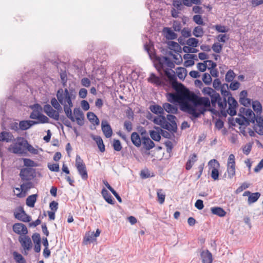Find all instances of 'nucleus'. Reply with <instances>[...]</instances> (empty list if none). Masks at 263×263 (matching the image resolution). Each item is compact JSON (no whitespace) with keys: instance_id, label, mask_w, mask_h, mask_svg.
I'll use <instances>...</instances> for the list:
<instances>
[{"instance_id":"nucleus-33","label":"nucleus","mask_w":263,"mask_h":263,"mask_svg":"<svg viewBox=\"0 0 263 263\" xmlns=\"http://www.w3.org/2000/svg\"><path fill=\"white\" fill-rule=\"evenodd\" d=\"M212 214L217 215L219 217H224L226 212L220 207H213L211 209Z\"/></svg>"},{"instance_id":"nucleus-8","label":"nucleus","mask_w":263,"mask_h":263,"mask_svg":"<svg viewBox=\"0 0 263 263\" xmlns=\"http://www.w3.org/2000/svg\"><path fill=\"white\" fill-rule=\"evenodd\" d=\"M32 108V112L30 115V118L32 119H37L38 123H46L49 122V119L46 116L42 114V108L39 104L34 105Z\"/></svg>"},{"instance_id":"nucleus-19","label":"nucleus","mask_w":263,"mask_h":263,"mask_svg":"<svg viewBox=\"0 0 263 263\" xmlns=\"http://www.w3.org/2000/svg\"><path fill=\"white\" fill-rule=\"evenodd\" d=\"M38 124V122L32 120H23L19 123V128L22 130L29 129L32 125Z\"/></svg>"},{"instance_id":"nucleus-44","label":"nucleus","mask_w":263,"mask_h":263,"mask_svg":"<svg viewBox=\"0 0 263 263\" xmlns=\"http://www.w3.org/2000/svg\"><path fill=\"white\" fill-rule=\"evenodd\" d=\"M260 196V193L256 192L251 193L248 197V203L251 204L256 202Z\"/></svg>"},{"instance_id":"nucleus-1","label":"nucleus","mask_w":263,"mask_h":263,"mask_svg":"<svg viewBox=\"0 0 263 263\" xmlns=\"http://www.w3.org/2000/svg\"><path fill=\"white\" fill-rule=\"evenodd\" d=\"M190 91L185 89L177 93H170L167 95V100L171 103H179L182 110L191 115L194 118L199 117V113L202 111H197L189 102Z\"/></svg>"},{"instance_id":"nucleus-2","label":"nucleus","mask_w":263,"mask_h":263,"mask_svg":"<svg viewBox=\"0 0 263 263\" xmlns=\"http://www.w3.org/2000/svg\"><path fill=\"white\" fill-rule=\"evenodd\" d=\"M144 49L148 53L150 58L154 60V64L157 70L161 73V70L174 68V63L168 58L165 57H157L155 54L151 53V46L145 45Z\"/></svg>"},{"instance_id":"nucleus-54","label":"nucleus","mask_w":263,"mask_h":263,"mask_svg":"<svg viewBox=\"0 0 263 263\" xmlns=\"http://www.w3.org/2000/svg\"><path fill=\"white\" fill-rule=\"evenodd\" d=\"M214 28L217 32L221 33L227 32L229 30V29L226 26L220 25H216L214 26Z\"/></svg>"},{"instance_id":"nucleus-24","label":"nucleus","mask_w":263,"mask_h":263,"mask_svg":"<svg viewBox=\"0 0 263 263\" xmlns=\"http://www.w3.org/2000/svg\"><path fill=\"white\" fill-rule=\"evenodd\" d=\"M155 129L156 130H152L149 131V135L152 139L155 141H159L161 139V136L160 134V131L162 130L159 127H155Z\"/></svg>"},{"instance_id":"nucleus-28","label":"nucleus","mask_w":263,"mask_h":263,"mask_svg":"<svg viewBox=\"0 0 263 263\" xmlns=\"http://www.w3.org/2000/svg\"><path fill=\"white\" fill-rule=\"evenodd\" d=\"M39 149L42 151L41 148H37V146H36V147H33L27 141V144H26V156L27 154V152L32 155H37L39 153Z\"/></svg>"},{"instance_id":"nucleus-22","label":"nucleus","mask_w":263,"mask_h":263,"mask_svg":"<svg viewBox=\"0 0 263 263\" xmlns=\"http://www.w3.org/2000/svg\"><path fill=\"white\" fill-rule=\"evenodd\" d=\"M167 119L171 122V123H168L169 126H168V127L169 128H167V129L170 131L175 132L177 129V125L175 122V116L172 115H168L167 116Z\"/></svg>"},{"instance_id":"nucleus-35","label":"nucleus","mask_w":263,"mask_h":263,"mask_svg":"<svg viewBox=\"0 0 263 263\" xmlns=\"http://www.w3.org/2000/svg\"><path fill=\"white\" fill-rule=\"evenodd\" d=\"M37 195L33 194L29 196L26 199V205L30 208L34 206V204L36 201Z\"/></svg>"},{"instance_id":"nucleus-17","label":"nucleus","mask_w":263,"mask_h":263,"mask_svg":"<svg viewBox=\"0 0 263 263\" xmlns=\"http://www.w3.org/2000/svg\"><path fill=\"white\" fill-rule=\"evenodd\" d=\"M102 130L106 138H110L112 134V129L106 120H103L101 123Z\"/></svg>"},{"instance_id":"nucleus-63","label":"nucleus","mask_w":263,"mask_h":263,"mask_svg":"<svg viewBox=\"0 0 263 263\" xmlns=\"http://www.w3.org/2000/svg\"><path fill=\"white\" fill-rule=\"evenodd\" d=\"M95 237L93 235V232H91L90 234H88L87 235H86L84 238V242L85 243H87V242H92L95 240Z\"/></svg>"},{"instance_id":"nucleus-30","label":"nucleus","mask_w":263,"mask_h":263,"mask_svg":"<svg viewBox=\"0 0 263 263\" xmlns=\"http://www.w3.org/2000/svg\"><path fill=\"white\" fill-rule=\"evenodd\" d=\"M131 140L133 143L137 147L140 146L141 144V139L139 135L136 132H134L132 134Z\"/></svg>"},{"instance_id":"nucleus-13","label":"nucleus","mask_w":263,"mask_h":263,"mask_svg":"<svg viewBox=\"0 0 263 263\" xmlns=\"http://www.w3.org/2000/svg\"><path fill=\"white\" fill-rule=\"evenodd\" d=\"M227 103L229 105L228 113L231 116L235 115L236 114V108L238 105L237 102L232 97H229L227 100Z\"/></svg>"},{"instance_id":"nucleus-37","label":"nucleus","mask_w":263,"mask_h":263,"mask_svg":"<svg viewBox=\"0 0 263 263\" xmlns=\"http://www.w3.org/2000/svg\"><path fill=\"white\" fill-rule=\"evenodd\" d=\"M157 200L162 204L165 201V194L162 189H158L157 191Z\"/></svg>"},{"instance_id":"nucleus-21","label":"nucleus","mask_w":263,"mask_h":263,"mask_svg":"<svg viewBox=\"0 0 263 263\" xmlns=\"http://www.w3.org/2000/svg\"><path fill=\"white\" fill-rule=\"evenodd\" d=\"M201 257L202 263H212V255L208 251H203L201 253Z\"/></svg>"},{"instance_id":"nucleus-59","label":"nucleus","mask_w":263,"mask_h":263,"mask_svg":"<svg viewBox=\"0 0 263 263\" xmlns=\"http://www.w3.org/2000/svg\"><path fill=\"white\" fill-rule=\"evenodd\" d=\"M14 194L18 197L22 198L25 196V194L22 191V187H15L13 191Z\"/></svg>"},{"instance_id":"nucleus-50","label":"nucleus","mask_w":263,"mask_h":263,"mask_svg":"<svg viewBox=\"0 0 263 263\" xmlns=\"http://www.w3.org/2000/svg\"><path fill=\"white\" fill-rule=\"evenodd\" d=\"M227 173L229 178H232L235 175V166H227Z\"/></svg>"},{"instance_id":"nucleus-60","label":"nucleus","mask_w":263,"mask_h":263,"mask_svg":"<svg viewBox=\"0 0 263 263\" xmlns=\"http://www.w3.org/2000/svg\"><path fill=\"white\" fill-rule=\"evenodd\" d=\"M183 50L185 53H196L197 52V50L194 48L192 46H184L183 48Z\"/></svg>"},{"instance_id":"nucleus-6","label":"nucleus","mask_w":263,"mask_h":263,"mask_svg":"<svg viewBox=\"0 0 263 263\" xmlns=\"http://www.w3.org/2000/svg\"><path fill=\"white\" fill-rule=\"evenodd\" d=\"M26 144L27 140L25 138L18 137L10 145L8 151L15 154L26 156Z\"/></svg>"},{"instance_id":"nucleus-12","label":"nucleus","mask_w":263,"mask_h":263,"mask_svg":"<svg viewBox=\"0 0 263 263\" xmlns=\"http://www.w3.org/2000/svg\"><path fill=\"white\" fill-rule=\"evenodd\" d=\"M18 240L23 248L24 254H27L28 252L31 249L32 246L30 238L25 235L20 236L18 238Z\"/></svg>"},{"instance_id":"nucleus-4","label":"nucleus","mask_w":263,"mask_h":263,"mask_svg":"<svg viewBox=\"0 0 263 263\" xmlns=\"http://www.w3.org/2000/svg\"><path fill=\"white\" fill-rule=\"evenodd\" d=\"M203 93L205 95H208L211 97L212 105L213 107H216L218 105V108L221 111L224 110L227 107V101L224 98L221 99L220 95L216 92L211 87H205L202 90Z\"/></svg>"},{"instance_id":"nucleus-27","label":"nucleus","mask_w":263,"mask_h":263,"mask_svg":"<svg viewBox=\"0 0 263 263\" xmlns=\"http://www.w3.org/2000/svg\"><path fill=\"white\" fill-rule=\"evenodd\" d=\"M163 110L164 109L166 112L173 114H176L178 111V108L177 106L167 103L163 104Z\"/></svg>"},{"instance_id":"nucleus-47","label":"nucleus","mask_w":263,"mask_h":263,"mask_svg":"<svg viewBox=\"0 0 263 263\" xmlns=\"http://www.w3.org/2000/svg\"><path fill=\"white\" fill-rule=\"evenodd\" d=\"M52 107H54V109L61 111L62 109L61 104L57 99L55 98H52L50 101Z\"/></svg>"},{"instance_id":"nucleus-32","label":"nucleus","mask_w":263,"mask_h":263,"mask_svg":"<svg viewBox=\"0 0 263 263\" xmlns=\"http://www.w3.org/2000/svg\"><path fill=\"white\" fill-rule=\"evenodd\" d=\"M244 116L248 120L249 123L252 122L254 123L255 122V115L251 109L247 108V110H246Z\"/></svg>"},{"instance_id":"nucleus-61","label":"nucleus","mask_w":263,"mask_h":263,"mask_svg":"<svg viewBox=\"0 0 263 263\" xmlns=\"http://www.w3.org/2000/svg\"><path fill=\"white\" fill-rule=\"evenodd\" d=\"M114 149L116 151H120L122 149L121 142L119 140H114L113 143Z\"/></svg>"},{"instance_id":"nucleus-43","label":"nucleus","mask_w":263,"mask_h":263,"mask_svg":"<svg viewBox=\"0 0 263 263\" xmlns=\"http://www.w3.org/2000/svg\"><path fill=\"white\" fill-rule=\"evenodd\" d=\"M204 31L203 28L201 26H197L195 27L193 31V34L197 37H202L203 35Z\"/></svg>"},{"instance_id":"nucleus-58","label":"nucleus","mask_w":263,"mask_h":263,"mask_svg":"<svg viewBox=\"0 0 263 263\" xmlns=\"http://www.w3.org/2000/svg\"><path fill=\"white\" fill-rule=\"evenodd\" d=\"M22 191L26 194V192L32 187V183L30 182L24 183L21 185Z\"/></svg>"},{"instance_id":"nucleus-39","label":"nucleus","mask_w":263,"mask_h":263,"mask_svg":"<svg viewBox=\"0 0 263 263\" xmlns=\"http://www.w3.org/2000/svg\"><path fill=\"white\" fill-rule=\"evenodd\" d=\"M151 111L155 114H162L163 113V108L158 105H151L149 107Z\"/></svg>"},{"instance_id":"nucleus-53","label":"nucleus","mask_w":263,"mask_h":263,"mask_svg":"<svg viewBox=\"0 0 263 263\" xmlns=\"http://www.w3.org/2000/svg\"><path fill=\"white\" fill-rule=\"evenodd\" d=\"M198 40L194 37L190 38L186 41V44L188 46L193 47H196L198 45Z\"/></svg>"},{"instance_id":"nucleus-31","label":"nucleus","mask_w":263,"mask_h":263,"mask_svg":"<svg viewBox=\"0 0 263 263\" xmlns=\"http://www.w3.org/2000/svg\"><path fill=\"white\" fill-rule=\"evenodd\" d=\"M87 117L89 121L93 125H98L99 124L100 121L97 116L93 112H87Z\"/></svg>"},{"instance_id":"nucleus-62","label":"nucleus","mask_w":263,"mask_h":263,"mask_svg":"<svg viewBox=\"0 0 263 263\" xmlns=\"http://www.w3.org/2000/svg\"><path fill=\"white\" fill-rule=\"evenodd\" d=\"M227 166H235V156L233 154H230L229 155Z\"/></svg>"},{"instance_id":"nucleus-55","label":"nucleus","mask_w":263,"mask_h":263,"mask_svg":"<svg viewBox=\"0 0 263 263\" xmlns=\"http://www.w3.org/2000/svg\"><path fill=\"white\" fill-rule=\"evenodd\" d=\"M193 20L198 25H203L204 24L202 16L200 15H194L193 17Z\"/></svg>"},{"instance_id":"nucleus-5","label":"nucleus","mask_w":263,"mask_h":263,"mask_svg":"<svg viewBox=\"0 0 263 263\" xmlns=\"http://www.w3.org/2000/svg\"><path fill=\"white\" fill-rule=\"evenodd\" d=\"M189 102H192L193 103V105H192L195 109L197 111H202V112L199 113V116L203 114L205 109L203 107H201L200 106L203 105L204 107H208L210 106V101L208 98L206 97H198L196 95L194 94L193 92L190 91L189 98Z\"/></svg>"},{"instance_id":"nucleus-40","label":"nucleus","mask_w":263,"mask_h":263,"mask_svg":"<svg viewBox=\"0 0 263 263\" xmlns=\"http://www.w3.org/2000/svg\"><path fill=\"white\" fill-rule=\"evenodd\" d=\"M168 45L171 50H174L176 52H179L181 50V47L177 42L170 41L168 43Z\"/></svg>"},{"instance_id":"nucleus-48","label":"nucleus","mask_w":263,"mask_h":263,"mask_svg":"<svg viewBox=\"0 0 263 263\" xmlns=\"http://www.w3.org/2000/svg\"><path fill=\"white\" fill-rule=\"evenodd\" d=\"M235 77V74L232 70H229L226 73L225 79L228 82H232Z\"/></svg>"},{"instance_id":"nucleus-52","label":"nucleus","mask_w":263,"mask_h":263,"mask_svg":"<svg viewBox=\"0 0 263 263\" xmlns=\"http://www.w3.org/2000/svg\"><path fill=\"white\" fill-rule=\"evenodd\" d=\"M202 81L206 85H210L212 82V78L208 73H204L202 76Z\"/></svg>"},{"instance_id":"nucleus-10","label":"nucleus","mask_w":263,"mask_h":263,"mask_svg":"<svg viewBox=\"0 0 263 263\" xmlns=\"http://www.w3.org/2000/svg\"><path fill=\"white\" fill-rule=\"evenodd\" d=\"M14 216L17 219L25 222H30L31 220V217L25 213L22 206H19L15 210Z\"/></svg>"},{"instance_id":"nucleus-26","label":"nucleus","mask_w":263,"mask_h":263,"mask_svg":"<svg viewBox=\"0 0 263 263\" xmlns=\"http://www.w3.org/2000/svg\"><path fill=\"white\" fill-rule=\"evenodd\" d=\"M197 161V156L195 154L191 155L189 157V160H187L185 168L187 170H190L194 165V164Z\"/></svg>"},{"instance_id":"nucleus-41","label":"nucleus","mask_w":263,"mask_h":263,"mask_svg":"<svg viewBox=\"0 0 263 263\" xmlns=\"http://www.w3.org/2000/svg\"><path fill=\"white\" fill-rule=\"evenodd\" d=\"M228 85L227 84H223L220 89L221 95L223 96L224 99V98L227 100L226 97H230V92L228 90Z\"/></svg>"},{"instance_id":"nucleus-23","label":"nucleus","mask_w":263,"mask_h":263,"mask_svg":"<svg viewBox=\"0 0 263 263\" xmlns=\"http://www.w3.org/2000/svg\"><path fill=\"white\" fill-rule=\"evenodd\" d=\"M91 137L96 142L99 150L101 152H104L105 149V145L103 143V140L101 138V137L99 136H95L93 135H92L91 136Z\"/></svg>"},{"instance_id":"nucleus-9","label":"nucleus","mask_w":263,"mask_h":263,"mask_svg":"<svg viewBox=\"0 0 263 263\" xmlns=\"http://www.w3.org/2000/svg\"><path fill=\"white\" fill-rule=\"evenodd\" d=\"M76 166L82 179L85 180L88 178L86 166L80 156L77 155Z\"/></svg>"},{"instance_id":"nucleus-49","label":"nucleus","mask_w":263,"mask_h":263,"mask_svg":"<svg viewBox=\"0 0 263 263\" xmlns=\"http://www.w3.org/2000/svg\"><path fill=\"white\" fill-rule=\"evenodd\" d=\"M24 165L27 167H35L37 166L36 163L33 160L28 158H23Z\"/></svg>"},{"instance_id":"nucleus-25","label":"nucleus","mask_w":263,"mask_h":263,"mask_svg":"<svg viewBox=\"0 0 263 263\" xmlns=\"http://www.w3.org/2000/svg\"><path fill=\"white\" fill-rule=\"evenodd\" d=\"M163 32L165 37L168 40H174L177 38V35L171 28H164Z\"/></svg>"},{"instance_id":"nucleus-46","label":"nucleus","mask_w":263,"mask_h":263,"mask_svg":"<svg viewBox=\"0 0 263 263\" xmlns=\"http://www.w3.org/2000/svg\"><path fill=\"white\" fill-rule=\"evenodd\" d=\"M208 166L210 169H219L220 167V164L216 159H212L208 162Z\"/></svg>"},{"instance_id":"nucleus-51","label":"nucleus","mask_w":263,"mask_h":263,"mask_svg":"<svg viewBox=\"0 0 263 263\" xmlns=\"http://www.w3.org/2000/svg\"><path fill=\"white\" fill-rule=\"evenodd\" d=\"M13 256L17 263H26L25 260L21 254L14 252Z\"/></svg>"},{"instance_id":"nucleus-64","label":"nucleus","mask_w":263,"mask_h":263,"mask_svg":"<svg viewBox=\"0 0 263 263\" xmlns=\"http://www.w3.org/2000/svg\"><path fill=\"white\" fill-rule=\"evenodd\" d=\"M222 85L219 79H215L213 82V86L216 90L220 89Z\"/></svg>"},{"instance_id":"nucleus-45","label":"nucleus","mask_w":263,"mask_h":263,"mask_svg":"<svg viewBox=\"0 0 263 263\" xmlns=\"http://www.w3.org/2000/svg\"><path fill=\"white\" fill-rule=\"evenodd\" d=\"M253 108L256 114H260L262 111V106L260 103L258 101L252 102Z\"/></svg>"},{"instance_id":"nucleus-18","label":"nucleus","mask_w":263,"mask_h":263,"mask_svg":"<svg viewBox=\"0 0 263 263\" xmlns=\"http://www.w3.org/2000/svg\"><path fill=\"white\" fill-rule=\"evenodd\" d=\"M20 175L22 180H30L33 177L32 172L30 168H24L21 170Z\"/></svg>"},{"instance_id":"nucleus-3","label":"nucleus","mask_w":263,"mask_h":263,"mask_svg":"<svg viewBox=\"0 0 263 263\" xmlns=\"http://www.w3.org/2000/svg\"><path fill=\"white\" fill-rule=\"evenodd\" d=\"M56 96L60 104L63 106L64 112L67 111L68 112V109L73 106L72 100L76 98L74 91L67 88H60L57 92Z\"/></svg>"},{"instance_id":"nucleus-15","label":"nucleus","mask_w":263,"mask_h":263,"mask_svg":"<svg viewBox=\"0 0 263 263\" xmlns=\"http://www.w3.org/2000/svg\"><path fill=\"white\" fill-rule=\"evenodd\" d=\"M153 121L155 124L160 125L161 127L164 129H167V128H169L168 127V126H169L168 122L166 121L164 116H159L155 117L153 119Z\"/></svg>"},{"instance_id":"nucleus-11","label":"nucleus","mask_w":263,"mask_h":263,"mask_svg":"<svg viewBox=\"0 0 263 263\" xmlns=\"http://www.w3.org/2000/svg\"><path fill=\"white\" fill-rule=\"evenodd\" d=\"M43 110L46 115L50 118L54 119L55 121H58L60 118V112L61 111L53 109V107L49 104L44 105Z\"/></svg>"},{"instance_id":"nucleus-42","label":"nucleus","mask_w":263,"mask_h":263,"mask_svg":"<svg viewBox=\"0 0 263 263\" xmlns=\"http://www.w3.org/2000/svg\"><path fill=\"white\" fill-rule=\"evenodd\" d=\"M239 117L235 119V122L240 125L247 126L249 124L248 120L244 116L239 115Z\"/></svg>"},{"instance_id":"nucleus-34","label":"nucleus","mask_w":263,"mask_h":263,"mask_svg":"<svg viewBox=\"0 0 263 263\" xmlns=\"http://www.w3.org/2000/svg\"><path fill=\"white\" fill-rule=\"evenodd\" d=\"M148 82L153 83L157 86L161 85L162 83L161 79L154 73H151L148 79Z\"/></svg>"},{"instance_id":"nucleus-14","label":"nucleus","mask_w":263,"mask_h":263,"mask_svg":"<svg viewBox=\"0 0 263 263\" xmlns=\"http://www.w3.org/2000/svg\"><path fill=\"white\" fill-rule=\"evenodd\" d=\"M12 228L13 231L18 235H25L28 233L27 227L22 223H14Z\"/></svg>"},{"instance_id":"nucleus-20","label":"nucleus","mask_w":263,"mask_h":263,"mask_svg":"<svg viewBox=\"0 0 263 263\" xmlns=\"http://www.w3.org/2000/svg\"><path fill=\"white\" fill-rule=\"evenodd\" d=\"M14 137L12 135V134L10 133L7 132H2L0 133V142L1 141H6L7 142H9L11 141H14Z\"/></svg>"},{"instance_id":"nucleus-38","label":"nucleus","mask_w":263,"mask_h":263,"mask_svg":"<svg viewBox=\"0 0 263 263\" xmlns=\"http://www.w3.org/2000/svg\"><path fill=\"white\" fill-rule=\"evenodd\" d=\"M176 73L178 77L181 79H184L186 76V70L183 67H178L176 69Z\"/></svg>"},{"instance_id":"nucleus-29","label":"nucleus","mask_w":263,"mask_h":263,"mask_svg":"<svg viewBox=\"0 0 263 263\" xmlns=\"http://www.w3.org/2000/svg\"><path fill=\"white\" fill-rule=\"evenodd\" d=\"M165 76L168 78L170 81L174 83L176 82V77L175 75V72L172 69L162 70Z\"/></svg>"},{"instance_id":"nucleus-57","label":"nucleus","mask_w":263,"mask_h":263,"mask_svg":"<svg viewBox=\"0 0 263 263\" xmlns=\"http://www.w3.org/2000/svg\"><path fill=\"white\" fill-rule=\"evenodd\" d=\"M197 69L201 72H204L208 68V64L206 62L204 61L203 63H198L197 64Z\"/></svg>"},{"instance_id":"nucleus-7","label":"nucleus","mask_w":263,"mask_h":263,"mask_svg":"<svg viewBox=\"0 0 263 263\" xmlns=\"http://www.w3.org/2000/svg\"><path fill=\"white\" fill-rule=\"evenodd\" d=\"M65 113L67 117L72 122L76 121L77 123L80 126H82L84 124V114L80 108H74L73 115L72 112L71 108L68 109V113L67 111Z\"/></svg>"},{"instance_id":"nucleus-16","label":"nucleus","mask_w":263,"mask_h":263,"mask_svg":"<svg viewBox=\"0 0 263 263\" xmlns=\"http://www.w3.org/2000/svg\"><path fill=\"white\" fill-rule=\"evenodd\" d=\"M144 134H146V131L141 133V135L142 136V140L143 146L147 150H149L155 146V144L148 136H143Z\"/></svg>"},{"instance_id":"nucleus-56","label":"nucleus","mask_w":263,"mask_h":263,"mask_svg":"<svg viewBox=\"0 0 263 263\" xmlns=\"http://www.w3.org/2000/svg\"><path fill=\"white\" fill-rule=\"evenodd\" d=\"M222 48V46L221 44H220L219 43H215L212 45V49H213V50L215 52L217 53H219L221 51Z\"/></svg>"},{"instance_id":"nucleus-36","label":"nucleus","mask_w":263,"mask_h":263,"mask_svg":"<svg viewBox=\"0 0 263 263\" xmlns=\"http://www.w3.org/2000/svg\"><path fill=\"white\" fill-rule=\"evenodd\" d=\"M101 193L103 198L107 203L111 204H114V201L111 195L104 188L102 189Z\"/></svg>"}]
</instances>
